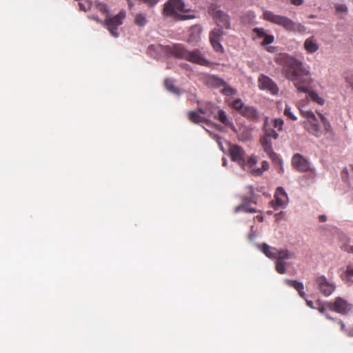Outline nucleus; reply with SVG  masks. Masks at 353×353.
I'll list each match as a JSON object with an SVG mask.
<instances>
[{
  "label": "nucleus",
  "mask_w": 353,
  "mask_h": 353,
  "mask_svg": "<svg viewBox=\"0 0 353 353\" xmlns=\"http://www.w3.org/2000/svg\"><path fill=\"white\" fill-rule=\"evenodd\" d=\"M275 62L282 66L283 74L293 83L297 92L307 94L308 97L319 105L325 103L323 98L310 90L313 79L301 61L287 54H280L276 57Z\"/></svg>",
  "instance_id": "1"
},
{
  "label": "nucleus",
  "mask_w": 353,
  "mask_h": 353,
  "mask_svg": "<svg viewBox=\"0 0 353 353\" xmlns=\"http://www.w3.org/2000/svg\"><path fill=\"white\" fill-rule=\"evenodd\" d=\"M168 51L175 57L185 59L193 63L203 66L210 65V61L203 57L200 50L189 51L181 43L168 46Z\"/></svg>",
  "instance_id": "2"
},
{
  "label": "nucleus",
  "mask_w": 353,
  "mask_h": 353,
  "mask_svg": "<svg viewBox=\"0 0 353 353\" xmlns=\"http://www.w3.org/2000/svg\"><path fill=\"white\" fill-rule=\"evenodd\" d=\"M263 15L265 20L280 26L287 31L303 32L305 30L302 24L296 23L287 17L275 14L271 11L265 10Z\"/></svg>",
  "instance_id": "3"
},
{
  "label": "nucleus",
  "mask_w": 353,
  "mask_h": 353,
  "mask_svg": "<svg viewBox=\"0 0 353 353\" xmlns=\"http://www.w3.org/2000/svg\"><path fill=\"white\" fill-rule=\"evenodd\" d=\"M190 9L186 8L182 0H169L164 4L163 14L172 17L177 20H187L195 18L194 14H181L179 12H189Z\"/></svg>",
  "instance_id": "4"
},
{
  "label": "nucleus",
  "mask_w": 353,
  "mask_h": 353,
  "mask_svg": "<svg viewBox=\"0 0 353 353\" xmlns=\"http://www.w3.org/2000/svg\"><path fill=\"white\" fill-rule=\"evenodd\" d=\"M227 103L230 107L250 121H256L259 118L257 110L253 106L245 104L240 98L228 99Z\"/></svg>",
  "instance_id": "5"
},
{
  "label": "nucleus",
  "mask_w": 353,
  "mask_h": 353,
  "mask_svg": "<svg viewBox=\"0 0 353 353\" xmlns=\"http://www.w3.org/2000/svg\"><path fill=\"white\" fill-rule=\"evenodd\" d=\"M301 115L305 118L303 123L304 128L312 135L316 137H320L323 132L320 129L317 118L311 110H306L304 107H299Z\"/></svg>",
  "instance_id": "6"
},
{
  "label": "nucleus",
  "mask_w": 353,
  "mask_h": 353,
  "mask_svg": "<svg viewBox=\"0 0 353 353\" xmlns=\"http://www.w3.org/2000/svg\"><path fill=\"white\" fill-rule=\"evenodd\" d=\"M208 12L213 17L216 24L219 28L230 29V16L223 11L219 10L216 5H210Z\"/></svg>",
  "instance_id": "7"
},
{
  "label": "nucleus",
  "mask_w": 353,
  "mask_h": 353,
  "mask_svg": "<svg viewBox=\"0 0 353 353\" xmlns=\"http://www.w3.org/2000/svg\"><path fill=\"white\" fill-rule=\"evenodd\" d=\"M247 190L248 195L242 196L243 203L235 208V213H238L240 211H243L247 213H254L257 212L255 208L250 206V203H256V195L254 194V188L252 186H249L247 188Z\"/></svg>",
  "instance_id": "8"
},
{
  "label": "nucleus",
  "mask_w": 353,
  "mask_h": 353,
  "mask_svg": "<svg viewBox=\"0 0 353 353\" xmlns=\"http://www.w3.org/2000/svg\"><path fill=\"white\" fill-rule=\"evenodd\" d=\"M125 17V12L120 11L114 17H107L103 21V26L108 30L112 36L118 37L119 33L117 32V30L123 23Z\"/></svg>",
  "instance_id": "9"
},
{
  "label": "nucleus",
  "mask_w": 353,
  "mask_h": 353,
  "mask_svg": "<svg viewBox=\"0 0 353 353\" xmlns=\"http://www.w3.org/2000/svg\"><path fill=\"white\" fill-rule=\"evenodd\" d=\"M325 305L328 310L342 314H347L353 309L352 304L341 297H336L334 301L325 303Z\"/></svg>",
  "instance_id": "10"
},
{
  "label": "nucleus",
  "mask_w": 353,
  "mask_h": 353,
  "mask_svg": "<svg viewBox=\"0 0 353 353\" xmlns=\"http://www.w3.org/2000/svg\"><path fill=\"white\" fill-rule=\"evenodd\" d=\"M258 86L259 89L266 90L273 95L277 94L279 90L276 83L265 74H261L259 77Z\"/></svg>",
  "instance_id": "11"
},
{
  "label": "nucleus",
  "mask_w": 353,
  "mask_h": 353,
  "mask_svg": "<svg viewBox=\"0 0 353 353\" xmlns=\"http://www.w3.org/2000/svg\"><path fill=\"white\" fill-rule=\"evenodd\" d=\"M224 34V32L221 28H214L210 32V41L213 49L217 52H223V48L221 44V40Z\"/></svg>",
  "instance_id": "12"
},
{
  "label": "nucleus",
  "mask_w": 353,
  "mask_h": 353,
  "mask_svg": "<svg viewBox=\"0 0 353 353\" xmlns=\"http://www.w3.org/2000/svg\"><path fill=\"white\" fill-rule=\"evenodd\" d=\"M288 201V195L283 188L279 187L274 194V199L270 202L272 208L277 210L279 208H283Z\"/></svg>",
  "instance_id": "13"
},
{
  "label": "nucleus",
  "mask_w": 353,
  "mask_h": 353,
  "mask_svg": "<svg viewBox=\"0 0 353 353\" xmlns=\"http://www.w3.org/2000/svg\"><path fill=\"white\" fill-rule=\"evenodd\" d=\"M294 257V254L290 252L288 250H281L280 256L276 259L275 262V268L276 272L281 274H285L286 272V263L284 262V260L292 259Z\"/></svg>",
  "instance_id": "14"
},
{
  "label": "nucleus",
  "mask_w": 353,
  "mask_h": 353,
  "mask_svg": "<svg viewBox=\"0 0 353 353\" xmlns=\"http://www.w3.org/2000/svg\"><path fill=\"white\" fill-rule=\"evenodd\" d=\"M318 289L325 296H330L335 290V285L327 281L325 276H320L316 279Z\"/></svg>",
  "instance_id": "15"
},
{
  "label": "nucleus",
  "mask_w": 353,
  "mask_h": 353,
  "mask_svg": "<svg viewBox=\"0 0 353 353\" xmlns=\"http://www.w3.org/2000/svg\"><path fill=\"white\" fill-rule=\"evenodd\" d=\"M231 159L236 161L239 165H245V152L243 148L237 145H231L229 149Z\"/></svg>",
  "instance_id": "16"
},
{
  "label": "nucleus",
  "mask_w": 353,
  "mask_h": 353,
  "mask_svg": "<svg viewBox=\"0 0 353 353\" xmlns=\"http://www.w3.org/2000/svg\"><path fill=\"white\" fill-rule=\"evenodd\" d=\"M285 283L290 287L294 288L298 292L299 296L305 300L306 304L310 308H314L313 302L306 299V294L304 292V285L303 283L296 280L285 279Z\"/></svg>",
  "instance_id": "17"
},
{
  "label": "nucleus",
  "mask_w": 353,
  "mask_h": 353,
  "mask_svg": "<svg viewBox=\"0 0 353 353\" xmlns=\"http://www.w3.org/2000/svg\"><path fill=\"white\" fill-rule=\"evenodd\" d=\"M292 165L299 172H307L310 170V163L302 155L296 154L292 159Z\"/></svg>",
  "instance_id": "18"
},
{
  "label": "nucleus",
  "mask_w": 353,
  "mask_h": 353,
  "mask_svg": "<svg viewBox=\"0 0 353 353\" xmlns=\"http://www.w3.org/2000/svg\"><path fill=\"white\" fill-rule=\"evenodd\" d=\"M214 119L219 121L225 126L230 128L234 132L237 133V129L224 110H219L216 114L214 115Z\"/></svg>",
  "instance_id": "19"
},
{
  "label": "nucleus",
  "mask_w": 353,
  "mask_h": 353,
  "mask_svg": "<svg viewBox=\"0 0 353 353\" xmlns=\"http://www.w3.org/2000/svg\"><path fill=\"white\" fill-rule=\"evenodd\" d=\"M261 250L264 253V254L272 259H276L280 256V253L281 252V250H279L275 248L270 247L267 243H263L261 245Z\"/></svg>",
  "instance_id": "20"
},
{
  "label": "nucleus",
  "mask_w": 353,
  "mask_h": 353,
  "mask_svg": "<svg viewBox=\"0 0 353 353\" xmlns=\"http://www.w3.org/2000/svg\"><path fill=\"white\" fill-rule=\"evenodd\" d=\"M219 108L212 103H206L202 108H199L198 111L203 114H207L208 116H213L216 114Z\"/></svg>",
  "instance_id": "21"
},
{
  "label": "nucleus",
  "mask_w": 353,
  "mask_h": 353,
  "mask_svg": "<svg viewBox=\"0 0 353 353\" xmlns=\"http://www.w3.org/2000/svg\"><path fill=\"white\" fill-rule=\"evenodd\" d=\"M202 28L200 26H194L191 28L188 38V42L190 43H196L201 39Z\"/></svg>",
  "instance_id": "22"
},
{
  "label": "nucleus",
  "mask_w": 353,
  "mask_h": 353,
  "mask_svg": "<svg viewBox=\"0 0 353 353\" xmlns=\"http://www.w3.org/2000/svg\"><path fill=\"white\" fill-rule=\"evenodd\" d=\"M264 135L276 139L279 137V134L276 130L272 127V124L269 123L268 118H265L263 124Z\"/></svg>",
  "instance_id": "23"
},
{
  "label": "nucleus",
  "mask_w": 353,
  "mask_h": 353,
  "mask_svg": "<svg viewBox=\"0 0 353 353\" xmlns=\"http://www.w3.org/2000/svg\"><path fill=\"white\" fill-rule=\"evenodd\" d=\"M319 45L314 37L307 38L304 42V49L308 53H314L319 50Z\"/></svg>",
  "instance_id": "24"
},
{
  "label": "nucleus",
  "mask_w": 353,
  "mask_h": 353,
  "mask_svg": "<svg viewBox=\"0 0 353 353\" xmlns=\"http://www.w3.org/2000/svg\"><path fill=\"white\" fill-rule=\"evenodd\" d=\"M319 116L321 120L325 134L328 139H333L334 137V132L332 128L331 124L322 114H319Z\"/></svg>",
  "instance_id": "25"
},
{
  "label": "nucleus",
  "mask_w": 353,
  "mask_h": 353,
  "mask_svg": "<svg viewBox=\"0 0 353 353\" xmlns=\"http://www.w3.org/2000/svg\"><path fill=\"white\" fill-rule=\"evenodd\" d=\"M208 83L214 88H221L225 85V81L217 76L212 75L208 78Z\"/></svg>",
  "instance_id": "26"
},
{
  "label": "nucleus",
  "mask_w": 353,
  "mask_h": 353,
  "mask_svg": "<svg viewBox=\"0 0 353 353\" xmlns=\"http://www.w3.org/2000/svg\"><path fill=\"white\" fill-rule=\"evenodd\" d=\"M200 112L199 111H190L188 112V119L189 120L194 123H199L205 121V118L200 115Z\"/></svg>",
  "instance_id": "27"
},
{
  "label": "nucleus",
  "mask_w": 353,
  "mask_h": 353,
  "mask_svg": "<svg viewBox=\"0 0 353 353\" xmlns=\"http://www.w3.org/2000/svg\"><path fill=\"white\" fill-rule=\"evenodd\" d=\"M271 139L265 135L261 138V144L265 152H271V150H272Z\"/></svg>",
  "instance_id": "28"
},
{
  "label": "nucleus",
  "mask_w": 353,
  "mask_h": 353,
  "mask_svg": "<svg viewBox=\"0 0 353 353\" xmlns=\"http://www.w3.org/2000/svg\"><path fill=\"white\" fill-rule=\"evenodd\" d=\"M164 85L168 90L174 94H180L181 92L179 88L175 87L174 82L172 79H166L164 81Z\"/></svg>",
  "instance_id": "29"
},
{
  "label": "nucleus",
  "mask_w": 353,
  "mask_h": 353,
  "mask_svg": "<svg viewBox=\"0 0 353 353\" xmlns=\"http://www.w3.org/2000/svg\"><path fill=\"white\" fill-rule=\"evenodd\" d=\"M222 87H223V88L221 90V92L225 96H234L237 92L236 89L228 85L226 83L225 85Z\"/></svg>",
  "instance_id": "30"
},
{
  "label": "nucleus",
  "mask_w": 353,
  "mask_h": 353,
  "mask_svg": "<svg viewBox=\"0 0 353 353\" xmlns=\"http://www.w3.org/2000/svg\"><path fill=\"white\" fill-rule=\"evenodd\" d=\"M148 21L145 16L143 14L139 13L136 14L134 17V23L139 26H144L147 23Z\"/></svg>",
  "instance_id": "31"
},
{
  "label": "nucleus",
  "mask_w": 353,
  "mask_h": 353,
  "mask_svg": "<svg viewBox=\"0 0 353 353\" xmlns=\"http://www.w3.org/2000/svg\"><path fill=\"white\" fill-rule=\"evenodd\" d=\"M343 281L353 283V267L347 266L343 278Z\"/></svg>",
  "instance_id": "32"
},
{
  "label": "nucleus",
  "mask_w": 353,
  "mask_h": 353,
  "mask_svg": "<svg viewBox=\"0 0 353 353\" xmlns=\"http://www.w3.org/2000/svg\"><path fill=\"white\" fill-rule=\"evenodd\" d=\"M269 123L272 124V127L277 131H281L283 126V121L281 119H275L271 120Z\"/></svg>",
  "instance_id": "33"
},
{
  "label": "nucleus",
  "mask_w": 353,
  "mask_h": 353,
  "mask_svg": "<svg viewBox=\"0 0 353 353\" xmlns=\"http://www.w3.org/2000/svg\"><path fill=\"white\" fill-rule=\"evenodd\" d=\"M266 154L272 159L273 163H274L275 164H278L281 166L280 170L281 172H283V168L281 166L282 161L279 158L277 154L273 152V150H271V152H266Z\"/></svg>",
  "instance_id": "34"
},
{
  "label": "nucleus",
  "mask_w": 353,
  "mask_h": 353,
  "mask_svg": "<svg viewBox=\"0 0 353 353\" xmlns=\"http://www.w3.org/2000/svg\"><path fill=\"white\" fill-rule=\"evenodd\" d=\"M284 114L292 121L296 120V117L292 113L291 108L288 105H285V108L284 110Z\"/></svg>",
  "instance_id": "35"
},
{
  "label": "nucleus",
  "mask_w": 353,
  "mask_h": 353,
  "mask_svg": "<svg viewBox=\"0 0 353 353\" xmlns=\"http://www.w3.org/2000/svg\"><path fill=\"white\" fill-rule=\"evenodd\" d=\"M274 40V37L273 35L267 34L263 37V41L261 43V45L263 46H268L272 43Z\"/></svg>",
  "instance_id": "36"
},
{
  "label": "nucleus",
  "mask_w": 353,
  "mask_h": 353,
  "mask_svg": "<svg viewBox=\"0 0 353 353\" xmlns=\"http://www.w3.org/2000/svg\"><path fill=\"white\" fill-rule=\"evenodd\" d=\"M345 82L348 86L353 90V72H349L345 76Z\"/></svg>",
  "instance_id": "37"
},
{
  "label": "nucleus",
  "mask_w": 353,
  "mask_h": 353,
  "mask_svg": "<svg viewBox=\"0 0 353 353\" xmlns=\"http://www.w3.org/2000/svg\"><path fill=\"white\" fill-rule=\"evenodd\" d=\"M269 168V163L268 162L265 161H263L262 162V170L261 169H258L256 171V174L257 175H260L263 173V171H265V170H268Z\"/></svg>",
  "instance_id": "38"
},
{
  "label": "nucleus",
  "mask_w": 353,
  "mask_h": 353,
  "mask_svg": "<svg viewBox=\"0 0 353 353\" xmlns=\"http://www.w3.org/2000/svg\"><path fill=\"white\" fill-rule=\"evenodd\" d=\"M253 31L256 34V36L259 38H263L266 35V33L265 32L263 28H256L254 29Z\"/></svg>",
  "instance_id": "39"
},
{
  "label": "nucleus",
  "mask_w": 353,
  "mask_h": 353,
  "mask_svg": "<svg viewBox=\"0 0 353 353\" xmlns=\"http://www.w3.org/2000/svg\"><path fill=\"white\" fill-rule=\"evenodd\" d=\"M212 137L214 140H216L220 149L221 150H223V144H222V138L218 134H214Z\"/></svg>",
  "instance_id": "40"
},
{
  "label": "nucleus",
  "mask_w": 353,
  "mask_h": 353,
  "mask_svg": "<svg viewBox=\"0 0 353 353\" xmlns=\"http://www.w3.org/2000/svg\"><path fill=\"white\" fill-rule=\"evenodd\" d=\"M341 178L344 181L347 182L348 178H349V174H348V171L346 168L343 170V171L341 172Z\"/></svg>",
  "instance_id": "41"
},
{
  "label": "nucleus",
  "mask_w": 353,
  "mask_h": 353,
  "mask_svg": "<svg viewBox=\"0 0 353 353\" xmlns=\"http://www.w3.org/2000/svg\"><path fill=\"white\" fill-rule=\"evenodd\" d=\"M99 9L103 13H105L108 11V7L105 4H99Z\"/></svg>",
  "instance_id": "42"
},
{
  "label": "nucleus",
  "mask_w": 353,
  "mask_h": 353,
  "mask_svg": "<svg viewBox=\"0 0 353 353\" xmlns=\"http://www.w3.org/2000/svg\"><path fill=\"white\" fill-rule=\"evenodd\" d=\"M248 163L250 167L254 166L256 163V160L255 158L251 157L248 159Z\"/></svg>",
  "instance_id": "43"
},
{
  "label": "nucleus",
  "mask_w": 353,
  "mask_h": 353,
  "mask_svg": "<svg viewBox=\"0 0 353 353\" xmlns=\"http://www.w3.org/2000/svg\"><path fill=\"white\" fill-rule=\"evenodd\" d=\"M290 1L295 6H300L303 3V0H290Z\"/></svg>",
  "instance_id": "44"
},
{
  "label": "nucleus",
  "mask_w": 353,
  "mask_h": 353,
  "mask_svg": "<svg viewBox=\"0 0 353 353\" xmlns=\"http://www.w3.org/2000/svg\"><path fill=\"white\" fill-rule=\"evenodd\" d=\"M336 10L341 12L345 11L346 7L344 5H339L336 7Z\"/></svg>",
  "instance_id": "45"
},
{
  "label": "nucleus",
  "mask_w": 353,
  "mask_h": 353,
  "mask_svg": "<svg viewBox=\"0 0 353 353\" xmlns=\"http://www.w3.org/2000/svg\"><path fill=\"white\" fill-rule=\"evenodd\" d=\"M325 309H327V307L325 305V303L324 305L319 307V311L321 313L323 314L325 312Z\"/></svg>",
  "instance_id": "46"
},
{
  "label": "nucleus",
  "mask_w": 353,
  "mask_h": 353,
  "mask_svg": "<svg viewBox=\"0 0 353 353\" xmlns=\"http://www.w3.org/2000/svg\"><path fill=\"white\" fill-rule=\"evenodd\" d=\"M319 220L320 222H325L327 219L325 215H320L319 216Z\"/></svg>",
  "instance_id": "47"
},
{
  "label": "nucleus",
  "mask_w": 353,
  "mask_h": 353,
  "mask_svg": "<svg viewBox=\"0 0 353 353\" xmlns=\"http://www.w3.org/2000/svg\"><path fill=\"white\" fill-rule=\"evenodd\" d=\"M79 6L81 10L85 11L86 8L83 3H79Z\"/></svg>",
  "instance_id": "48"
},
{
  "label": "nucleus",
  "mask_w": 353,
  "mask_h": 353,
  "mask_svg": "<svg viewBox=\"0 0 353 353\" xmlns=\"http://www.w3.org/2000/svg\"><path fill=\"white\" fill-rule=\"evenodd\" d=\"M266 50L270 52H274L275 48L272 46H269L266 48Z\"/></svg>",
  "instance_id": "49"
},
{
  "label": "nucleus",
  "mask_w": 353,
  "mask_h": 353,
  "mask_svg": "<svg viewBox=\"0 0 353 353\" xmlns=\"http://www.w3.org/2000/svg\"><path fill=\"white\" fill-rule=\"evenodd\" d=\"M92 19L97 21L98 23H101L103 25V21H102L101 19H99L97 17H93Z\"/></svg>",
  "instance_id": "50"
},
{
  "label": "nucleus",
  "mask_w": 353,
  "mask_h": 353,
  "mask_svg": "<svg viewBox=\"0 0 353 353\" xmlns=\"http://www.w3.org/2000/svg\"><path fill=\"white\" fill-rule=\"evenodd\" d=\"M347 252L353 253V245L348 247Z\"/></svg>",
  "instance_id": "51"
},
{
  "label": "nucleus",
  "mask_w": 353,
  "mask_h": 353,
  "mask_svg": "<svg viewBox=\"0 0 353 353\" xmlns=\"http://www.w3.org/2000/svg\"><path fill=\"white\" fill-rule=\"evenodd\" d=\"M340 323L341 325L342 328H343L345 326L344 323L342 321H341Z\"/></svg>",
  "instance_id": "52"
},
{
  "label": "nucleus",
  "mask_w": 353,
  "mask_h": 353,
  "mask_svg": "<svg viewBox=\"0 0 353 353\" xmlns=\"http://www.w3.org/2000/svg\"><path fill=\"white\" fill-rule=\"evenodd\" d=\"M217 129L219 130H222V128L220 125H217Z\"/></svg>",
  "instance_id": "53"
},
{
  "label": "nucleus",
  "mask_w": 353,
  "mask_h": 353,
  "mask_svg": "<svg viewBox=\"0 0 353 353\" xmlns=\"http://www.w3.org/2000/svg\"><path fill=\"white\" fill-rule=\"evenodd\" d=\"M326 317L329 319H331L332 318L330 316H329L327 314H326Z\"/></svg>",
  "instance_id": "54"
}]
</instances>
